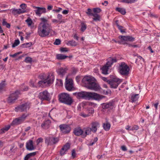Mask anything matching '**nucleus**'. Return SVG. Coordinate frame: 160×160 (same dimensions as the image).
I'll return each mask as SVG.
<instances>
[{"instance_id": "nucleus-1", "label": "nucleus", "mask_w": 160, "mask_h": 160, "mask_svg": "<svg viewBox=\"0 0 160 160\" xmlns=\"http://www.w3.org/2000/svg\"><path fill=\"white\" fill-rule=\"evenodd\" d=\"M42 21L38 25V32L41 37H44L49 35L52 30L50 26L47 23V20L44 18H40Z\"/></svg>"}, {"instance_id": "nucleus-2", "label": "nucleus", "mask_w": 160, "mask_h": 160, "mask_svg": "<svg viewBox=\"0 0 160 160\" xmlns=\"http://www.w3.org/2000/svg\"><path fill=\"white\" fill-rule=\"evenodd\" d=\"M82 82L83 86L89 89L95 90L99 89V86L96 82L95 79L93 77L85 76L83 78Z\"/></svg>"}, {"instance_id": "nucleus-3", "label": "nucleus", "mask_w": 160, "mask_h": 160, "mask_svg": "<svg viewBox=\"0 0 160 160\" xmlns=\"http://www.w3.org/2000/svg\"><path fill=\"white\" fill-rule=\"evenodd\" d=\"M73 95L78 99H97L99 98V95L96 93L81 91L73 93Z\"/></svg>"}, {"instance_id": "nucleus-4", "label": "nucleus", "mask_w": 160, "mask_h": 160, "mask_svg": "<svg viewBox=\"0 0 160 160\" xmlns=\"http://www.w3.org/2000/svg\"><path fill=\"white\" fill-rule=\"evenodd\" d=\"M39 77L41 79H43L38 82L39 86L42 85L49 86L53 82L54 80V76L53 73L48 74L46 78H44L42 75H40Z\"/></svg>"}, {"instance_id": "nucleus-5", "label": "nucleus", "mask_w": 160, "mask_h": 160, "mask_svg": "<svg viewBox=\"0 0 160 160\" xmlns=\"http://www.w3.org/2000/svg\"><path fill=\"white\" fill-rule=\"evenodd\" d=\"M117 61V59L115 58H109L106 64L101 68L102 73L105 75L108 74L109 68L111 67L114 63L116 62Z\"/></svg>"}, {"instance_id": "nucleus-6", "label": "nucleus", "mask_w": 160, "mask_h": 160, "mask_svg": "<svg viewBox=\"0 0 160 160\" xmlns=\"http://www.w3.org/2000/svg\"><path fill=\"white\" fill-rule=\"evenodd\" d=\"M118 67L119 72L122 75L127 76L129 73L130 68L128 65L125 62H122L118 63Z\"/></svg>"}, {"instance_id": "nucleus-7", "label": "nucleus", "mask_w": 160, "mask_h": 160, "mask_svg": "<svg viewBox=\"0 0 160 160\" xmlns=\"http://www.w3.org/2000/svg\"><path fill=\"white\" fill-rule=\"evenodd\" d=\"M59 100L61 102L67 105H71L72 102V98L69 94L66 93H62L59 96Z\"/></svg>"}, {"instance_id": "nucleus-8", "label": "nucleus", "mask_w": 160, "mask_h": 160, "mask_svg": "<svg viewBox=\"0 0 160 160\" xmlns=\"http://www.w3.org/2000/svg\"><path fill=\"white\" fill-rule=\"evenodd\" d=\"M20 94V91L18 90H17L11 94L7 99L8 102L10 103H12L14 102L15 100L18 99L19 95Z\"/></svg>"}, {"instance_id": "nucleus-9", "label": "nucleus", "mask_w": 160, "mask_h": 160, "mask_svg": "<svg viewBox=\"0 0 160 160\" xmlns=\"http://www.w3.org/2000/svg\"><path fill=\"white\" fill-rule=\"evenodd\" d=\"M38 97L42 101H49L51 98L50 93L47 90L44 91L39 93Z\"/></svg>"}, {"instance_id": "nucleus-10", "label": "nucleus", "mask_w": 160, "mask_h": 160, "mask_svg": "<svg viewBox=\"0 0 160 160\" xmlns=\"http://www.w3.org/2000/svg\"><path fill=\"white\" fill-rule=\"evenodd\" d=\"M29 103L27 102L15 108V110L17 112L26 111L30 108Z\"/></svg>"}, {"instance_id": "nucleus-11", "label": "nucleus", "mask_w": 160, "mask_h": 160, "mask_svg": "<svg viewBox=\"0 0 160 160\" xmlns=\"http://www.w3.org/2000/svg\"><path fill=\"white\" fill-rule=\"evenodd\" d=\"M58 141V138L52 136L48 137L45 138V143L48 146L56 144Z\"/></svg>"}, {"instance_id": "nucleus-12", "label": "nucleus", "mask_w": 160, "mask_h": 160, "mask_svg": "<svg viewBox=\"0 0 160 160\" xmlns=\"http://www.w3.org/2000/svg\"><path fill=\"white\" fill-rule=\"evenodd\" d=\"M59 128L61 132L64 134L69 133L71 130V127L68 124H61L59 126Z\"/></svg>"}, {"instance_id": "nucleus-13", "label": "nucleus", "mask_w": 160, "mask_h": 160, "mask_svg": "<svg viewBox=\"0 0 160 160\" xmlns=\"http://www.w3.org/2000/svg\"><path fill=\"white\" fill-rule=\"evenodd\" d=\"M122 81L120 79L117 78H114L109 82V84L112 88H116L121 82Z\"/></svg>"}, {"instance_id": "nucleus-14", "label": "nucleus", "mask_w": 160, "mask_h": 160, "mask_svg": "<svg viewBox=\"0 0 160 160\" xmlns=\"http://www.w3.org/2000/svg\"><path fill=\"white\" fill-rule=\"evenodd\" d=\"M65 87L66 89L69 91H71L73 88V81L72 79H66V83Z\"/></svg>"}, {"instance_id": "nucleus-15", "label": "nucleus", "mask_w": 160, "mask_h": 160, "mask_svg": "<svg viewBox=\"0 0 160 160\" xmlns=\"http://www.w3.org/2000/svg\"><path fill=\"white\" fill-rule=\"evenodd\" d=\"M34 8L35 9L34 11L36 14L39 17L42 14L46 12V9L45 8L34 7Z\"/></svg>"}, {"instance_id": "nucleus-16", "label": "nucleus", "mask_w": 160, "mask_h": 160, "mask_svg": "<svg viewBox=\"0 0 160 160\" xmlns=\"http://www.w3.org/2000/svg\"><path fill=\"white\" fill-rule=\"evenodd\" d=\"M119 38L122 41L133 42L135 41V38L132 36H120Z\"/></svg>"}, {"instance_id": "nucleus-17", "label": "nucleus", "mask_w": 160, "mask_h": 160, "mask_svg": "<svg viewBox=\"0 0 160 160\" xmlns=\"http://www.w3.org/2000/svg\"><path fill=\"white\" fill-rule=\"evenodd\" d=\"M92 132L93 133H95L97 130V129L100 127V124L98 122H93L91 123Z\"/></svg>"}, {"instance_id": "nucleus-18", "label": "nucleus", "mask_w": 160, "mask_h": 160, "mask_svg": "<svg viewBox=\"0 0 160 160\" xmlns=\"http://www.w3.org/2000/svg\"><path fill=\"white\" fill-rule=\"evenodd\" d=\"M67 71V69L66 68H58L56 70L58 74L62 77L65 75Z\"/></svg>"}, {"instance_id": "nucleus-19", "label": "nucleus", "mask_w": 160, "mask_h": 160, "mask_svg": "<svg viewBox=\"0 0 160 160\" xmlns=\"http://www.w3.org/2000/svg\"><path fill=\"white\" fill-rule=\"evenodd\" d=\"M113 102H110L108 103H103L102 107L103 109H112L113 107Z\"/></svg>"}, {"instance_id": "nucleus-20", "label": "nucleus", "mask_w": 160, "mask_h": 160, "mask_svg": "<svg viewBox=\"0 0 160 160\" xmlns=\"http://www.w3.org/2000/svg\"><path fill=\"white\" fill-rule=\"evenodd\" d=\"M83 132V131L80 128H75L73 131V133L75 135L77 136L82 135V138Z\"/></svg>"}, {"instance_id": "nucleus-21", "label": "nucleus", "mask_w": 160, "mask_h": 160, "mask_svg": "<svg viewBox=\"0 0 160 160\" xmlns=\"http://www.w3.org/2000/svg\"><path fill=\"white\" fill-rule=\"evenodd\" d=\"M26 147L27 149L29 151L34 150L35 148L33 146L32 141L30 140L27 142L26 144Z\"/></svg>"}, {"instance_id": "nucleus-22", "label": "nucleus", "mask_w": 160, "mask_h": 160, "mask_svg": "<svg viewBox=\"0 0 160 160\" xmlns=\"http://www.w3.org/2000/svg\"><path fill=\"white\" fill-rule=\"evenodd\" d=\"M11 12L13 15L17 14H20L25 12V11L24 10H22L20 9H15L14 8L12 9L11 10Z\"/></svg>"}, {"instance_id": "nucleus-23", "label": "nucleus", "mask_w": 160, "mask_h": 160, "mask_svg": "<svg viewBox=\"0 0 160 160\" xmlns=\"http://www.w3.org/2000/svg\"><path fill=\"white\" fill-rule=\"evenodd\" d=\"M6 85L5 81H2L0 83V93L6 90Z\"/></svg>"}, {"instance_id": "nucleus-24", "label": "nucleus", "mask_w": 160, "mask_h": 160, "mask_svg": "<svg viewBox=\"0 0 160 160\" xmlns=\"http://www.w3.org/2000/svg\"><path fill=\"white\" fill-rule=\"evenodd\" d=\"M51 122L49 120L45 121L41 124V127L43 129H46L49 128Z\"/></svg>"}, {"instance_id": "nucleus-25", "label": "nucleus", "mask_w": 160, "mask_h": 160, "mask_svg": "<svg viewBox=\"0 0 160 160\" xmlns=\"http://www.w3.org/2000/svg\"><path fill=\"white\" fill-rule=\"evenodd\" d=\"M85 131L84 133L83 134V138L86 137L87 135L90 134L91 133L92 130L90 128L87 127L84 129Z\"/></svg>"}, {"instance_id": "nucleus-26", "label": "nucleus", "mask_w": 160, "mask_h": 160, "mask_svg": "<svg viewBox=\"0 0 160 160\" xmlns=\"http://www.w3.org/2000/svg\"><path fill=\"white\" fill-rule=\"evenodd\" d=\"M92 16L93 17L92 18L93 21L98 22L100 21V16L99 14L93 13Z\"/></svg>"}, {"instance_id": "nucleus-27", "label": "nucleus", "mask_w": 160, "mask_h": 160, "mask_svg": "<svg viewBox=\"0 0 160 160\" xmlns=\"http://www.w3.org/2000/svg\"><path fill=\"white\" fill-rule=\"evenodd\" d=\"M36 154V152H31L27 154L24 158V160H28L30 157L34 156Z\"/></svg>"}, {"instance_id": "nucleus-28", "label": "nucleus", "mask_w": 160, "mask_h": 160, "mask_svg": "<svg viewBox=\"0 0 160 160\" xmlns=\"http://www.w3.org/2000/svg\"><path fill=\"white\" fill-rule=\"evenodd\" d=\"M115 10L122 15H125L126 13L125 9L122 8H116Z\"/></svg>"}, {"instance_id": "nucleus-29", "label": "nucleus", "mask_w": 160, "mask_h": 160, "mask_svg": "<svg viewBox=\"0 0 160 160\" xmlns=\"http://www.w3.org/2000/svg\"><path fill=\"white\" fill-rule=\"evenodd\" d=\"M10 128V125H8L2 128L0 130V133H3L8 131Z\"/></svg>"}, {"instance_id": "nucleus-30", "label": "nucleus", "mask_w": 160, "mask_h": 160, "mask_svg": "<svg viewBox=\"0 0 160 160\" xmlns=\"http://www.w3.org/2000/svg\"><path fill=\"white\" fill-rule=\"evenodd\" d=\"M118 21H116L115 22V23L118 29L121 32H125L126 29L123 28V27L119 25L118 23Z\"/></svg>"}, {"instance_id": "nucleus-31", "label": "nucleus", "mask_w": 160, "mask_h": 160, "mask_svg": "<svg viewBox=\"0 0 160 160\" xmlns=\"http://www.w3.org/2000/svg\"><path fill=\"white\" fill-rule=\"evenodd\" d=\"M68 57V56L62 54H58L56 55L57 58L58 60L64 59Z\"/></svg>"}, {"instance_id": "nucleus-32", "label": "nucleus", "mask_w": 160, "mask_h": 160, "mask_svg": "<svg viewBox=\"0 0 160 160\" xmlns=\"http://www.w3.org/2000/svg\"><path fill=\"white\" fill-rule=\"evenodd\" d=\"M110 127L111 125L108 122H107L106 123H103V128L106 131H108L110 129Z\"/></svg>"}, {"instance_id": "nucleus-33", "label": "nucleus", "mask_w": 160, "mask_h": 160, "mask_svg": "<svg viewBox=\"0 0 160 160\" xmlns=\"http://www.w3.org/2000/svg\"><path fill=\"white\" fill-rule=\"evenodd\" d=\"M138 94H135L131 96V100H132V102H134L137 101L138 98Z\"/></svg>"}, {"instance_id": "nucleus-34", "label": "nucleus", "mask_w": 160, "mask_h": 160, "mask_svg": "<svg viewBox=\"0 0 160 160\" xmlns=\"http://www.w3.org/2000/svg\"><path fill=\"white\" fill-rule=\"evenodd\" d=\"M81 28L80 30L81 31L83 32L86 29L87 25L86 23L83 22H81Z\"/></svg>"}, {"instance_id": "nucleus-35", "label": "nucleus", "mask_w": 160, "mask_h": 160, "mask_svg": "<svg viewBox=\"0 0 160 160\" xmlns=\"http://www.w3.org/2000/svg\"><path fill=\"white\" fill-rule=\"evenodd\" d=\"M25 22H26L29 27L31 26L33 24L32 20L29 17L28 18L25 20Z\"/></svg>"}, {"instance_id": "nucleus-36", "label": "nucleus", "mask_w": 160, "mask_h": 160, "mask_svg": "<svg viewBox=\"0 0 160 160\" xmlns=\"http://www.w3.org/2000/svg\"><path fill=\"white\" fill-rule=\"evenodd\" d=\"M27 116V115L25 114H23L21 117L18 118L19 122L20 123H22L25 119L26 118Z\"/></svg>"}, {"instance_id": "nucleus-37", "label": "nucleus", "mask_w": 160, "mask_h": 160, "mask_svg": "<svg viewBox=\"0 0 160 160\" xmlns=\"http://www.w3.org/2000/svg\"><path fill=\"white\" fill-rule=\"evenodd\" d=\"M22 47L24 48H27L30 47L32 45V43L31 42L26 43L22 44Z\"/></svg>"}, {"instance_id": "nucleus-38", "label": "nucleus", "mask_w": 160, "mask_h": 160, "mask_svg": "<svg viewBox=\"0 0 160 160\" xmlns=\"http://www.w3.org/2000/svg\"><path fill=\"white\" fill-rule=\"evenodd\" d=\"M67 44L71 46H76L77 45L76 43L74 40L69 41L68 42Z\"/></svg>"}, {"instance_id": "nucleus-39", "label": "nucleus", "mask_w": 160, "mask_h": 160, "mask_svg": "<svg viewBox=\"0 0 160 160\" xmlns=\"http://www.w3.org/2000/svg\"><path fill=\"white\" fill-rule=\"evenodd\" d=\"M20 124L18 118H17L13 120L12 124L13 125H18Z\"/></svg>"}, {"instance_id": "nucleus-40", "label": "nucleus", "mask_w": 160, "mask_h": 160, "mask_svg": "<svg viewBox=\"0 0 160 160\" xmlns=\"http://www.w3.org/2000/svg\"><path fill=\"white\" fill-rule=\"evenodd\" d=\"M20 43L19 40L18 39L15 40L14 43L12 45V47L14 48L16 46H17Z\"/></svg>"}, {"instance_id": "nucleus-41", "label": "nucleus", "mask_w": 160, "mask_h": 160, "mask_svg": "<svg viewBox=\"0 0 160 160\" xmlns=\"http://www.w3.org/2000/svg\"><path fill=\"white\" fill-rule=\"evenodd\" d=\"M93 12H94V13H100L101 11V9L99 8H93Z\"/></svg>"}, {"instance_id": "nucleus-42", "label": "nucleus", "mask_w": 160, "mask_h": 160, "mask_svg": "<svg viewBox=\"0 0 160 160\" xmlns=\"http://www.w3.org/2000/svg\"><path fill=\"white\" fill-rule=\"evenodd\" d=\"M70 147V144L69 143H67L62 148L65 150L67 151L69 149Z\"/></svg>"}, {"instance_id": "nucleus-43", "label": "nucleus", "mask_w": 160, "mask_h": 160, "mask_svg": "<svg viewBox=\"0 0 160 160\" xmlns=\"http://www.w3.org/2000/svg\"><path fill=\"white\" fill-rule=\"evenodd\" d=\"M86 13L88 16H92L93 13L92 12V10L90 8H88Z\"/></svg>"}, {"instance_id": "nucleus-44", "label": "nucleus", "mask_w": 160, "mask_h": 160, "mask_svg": "<svg viewBox=\"0 0 160 160\" xmlns=\"http://www.w3.org/2000/svg\"><path fill=\"white\" fill-rule=\"evenodd\" d=\"M32 61V58L30 57H27L25 59V62L27 63H31Z\"/></svg>"}, {"instance_id": "nucleus-45", "label": "nucleus", "mask_w": 160, "mask_h": 160, "mask_svg": "<svg viewBox=\"0 0 160 160\" xmlns=\"http://www.w3.org/2000/svg\"><path fill=\"white\" fill-rule=\"evenodd\" d=\"M138 126L137 125H134L130 128V130H137L138 129Z\"/></svg>"}, {"instance_id": "nucleus-46", "label": "nucleus", "mask_w": 160, "mask_h": 160, "mask_svg": "<svg viewBox=\"0 0 160 160\" xmlns=\"http://www.w3.org/2000/svg\"><path fill=\"white\" fill-rule=\"evenodd\" d=\"M57 84L59 86H62L63 85L62 81L61 79H57Z\"/></svg>"}, {"instance_id": "nucleus-47", "label": "nucleus", "mask_w": 160, "mask_h": 160, "mask_svg": "<svg viewBox=\"0 0 160 160\" xmlns=\"http://www.w3.org/2000/svg\"><path fill=\"white\" fill-rule=\"evenodd\" d=\"M139 60L141 62L144 61V59L142 57L140 56H138V58L136 59V62H138Z\"/></svg>"}, {"instance_id": "nucleus-48", "label": "nucleus", "mask_w": 160, "mask_h": 160, "mask_svg": "<svg viewBox=\"0 0 160 160\" xmlns=\"http://www.w3.org/2000/svg\"><path fill=\"white\" fill-rule=\"evenodd\" d=\"M61 43V41L60 40L57 39L55 40V42H54L53 44L54 45H59Z\"/></svg>"}, {"instance_id": "nucleus-49", "label": "nucleus", "mask_w": 160, "mask_h": 160, "mask_svg": "<svg viewBox=\"0 0 160 160\" xmlns=\"http://www.w3.org/2000/svg\"><path fill=\"white\" fill-rule=\"evenodd\" d=\"M52 22L53 23H61L62 22V21H60L58 19H52Z\"/></svg>"}, {"instance_id": "nucleus-50", "label": "nucleus", "mask_w": 160, "mask_h": 160, "mask_svg": "<svg viewBox=\"0 0 160 160\" xmlns=\"http://www.w3.org/2000/svg\"><path fill=\"white\" fill-rule=\"evenodd\" d=\"M30 85L31 87L35 88L36 87V86L34 85V82L32 80H30Z\"/></svg>"}, {"instance_id": "nucleus-51", "label": "nucleus", "mask_w": 160, "mask_h": 160, "mask_svg": "<svg viewBox=\"0 0 160 160\" xmlns=\"http://www.w3.org/2000/svg\"><path fill=\"white\" fill-rule=\"evenodd\" d=\"M67 151L65 150L63 148H62L60 151V154L62 156L64 155L67 152Z\"/></svg>"}, {"instance_id": "nucleus-52", "label": "nucleus", "mask_w": 160, "mask_h": 160, "mask_svg": "<svg viewBox=\"0 0 160 160\" xmlns=\"http://www.w3.org/2000/svg\"><path fill=\"white\" fill-rule=\"evenodd\" d=\"M78 71V70L77 68H73L72 69V74L75 75Z\"/></svg>"}, {"instance_id": "nucleus-53", "label": "nucleus", "mask_w": 160, "mask_h": 160, "mask_svg": "<svg viewBox=\"0 0 160 160\" xmlns=\"http://www.w3.org/2000/svg\"><path fill=\"white\" fill-rule=\"evenodd\" d=\"M98 139L97 138H94L92 142H91L90 143L89 145L90 146L93 145L96 142L98 141Z\"/></svg>"}, {"instance_id": "nucleus-54", "label": "nucleus", "mask_w": 160, "mask_h": 160, "mask_svg": "<svg viewBox=\"0 0 160 160\" xmlns=\"http://www.w3.org/2000/svg\"><path fill=\"white\" fill-rule=\"evenodd\" d=\"M43 141V139L42 138H38L36 141V143L37 145L40 142H42Z\"/></svg>"}, {"instance_id": "nucleus-55", "label": "nucleus", "mask_w": 160, "mask_h": 160, "mask_svg": "<svg viewBox=\"0 0 160 160\" xmlns=\"http://www.w3.org/2000/svg\"><path fill=\"white\" fill-rule=\"evenodd\" d=\"M76 153L75 152V150L73 149L72 151V156L73 158H74L76 156Z\"/></svg>"}, {"instance_id": "nucleus-56", "label": "nucleus", "mask_w": 160, "mask_h": 160, "mask_svg": "<svg viewBox=\"0 0 160 160\" xmlns=\"http://www.w3.org/2000/svg\"><path fill=\"white\" fill-rule=\"evenodd\" d=\"M87 104L90 106H92L94 107H95L97 106V104L90 102H88Z\"/></svg>"}, {"instance_id": "nucleus-57", "label": "nucleus", "mask_w": 160, "mask_h": 160, "mask_svg": "<svg viewBox=\"0 0 160 160\" xmlns=\"http://www.w3.org/2000/svg\"><path fill=\"white\" fill-rule=\"evenodd\" d=\"M20 7L23 10H24L26 8V5L25 4L22 3L20 5Z\"/></svg>"}, {"instance_id": "nucleus-58", "label": "nucleus", "mask_w": 160, "mask_h": 160, "mask_svg": "<svg viewBox=\"0 0 160 160\" xmlns=\"http://www.w3.org/2000/svg\"><path fill=\"white\" fill-rule=\"evenodd\" d=\"M121 148L123 151H126L127 150V147L125 145L122 146L121 147Z\"/></svg>"}, {"instance_id": "nucleus-59", "label": "nucleus", "mask_w": 160, "mask_h": 160, "mask_svg": "<svg viewBox=\"0 0 160 160\" xmlns=\"http://www.w3.org/2000/svg\"><path fill=\"white\" fill-rule=\"evenodd\" d=\"M57 18L58 20L62 21V14H58L57 15Z\"/></svg>"}, {"instance_id": "nucleus-60", "label": "nucleus", "mask_w": 160, "mask_h": 160, "mask_svg": "<svg viewBox=\"0 0 160 160\" xmlns=\"http://www.w3.org/2000/svg\"><path fill=\"white\" fill-rule=\"evenodd\" d=\"M60 51L62 52H67L68 51L67 48H62L60 49Z\"/></svg>"}, {"instance_id": "nucleus-61", "label": "nucleus", "mask_w": 160, "mask_h": 160, "mask_svg": "<svg viewBox=\"0 0 160 160\" xmlns=\"http://www.w3.org/2000/svg\"><path fill=\"white\" fill-rule=\"evenodd\" d=\"M19 54V52L16 53L15 54L12 55H10V56L11 57H12L13 58H15Z\"/></svg>"}, {"instance_id": "nucleus-62", "label": "nucleus", "mask_w": 160, "mask_h": 160, "mask_svg": "<svg viewBox=\"0 0 160 160\" xmlns=\"http://www.w3.org/2000/svg\"><path fill=\"white\" fill-rule=\"evenodd\" d=\"M102 80H103L104 81L108 82V83L109 84V82L110 81H109L108 80L107 78L105 77H102Z\"/></svg>"}, {"instance_id": "nucleus-63", "label": "nucleus", "mask_w": 160, "mask_h": 160, "mask_svg": "<svg viewBox=\"0 0 160 160\" xmlns=\"http://www.w3.org/2000/svg\"><path fill=\"white\" fill-rule=\"evenodd\" d=\"M62 8H58V9L53 10V11H54L57 12H59L62 10Z\"/></svg>"}, {"instance_id": "nucleus-64", "label": "nucleus", "mask_w": 160, "mask_h": 160, "mask_svg": "<svg viewBox=\"0 0 160 160\" xmlns=\"http://www.w3.org/2000/svg\"><path fill=\"white\" fill-rule=\"evenodd\" d=\"M80 115L81 116H82L83 118H86L89 116V115L88 114H85L82 113H81Z\"/></svg>"}]
</instances>
